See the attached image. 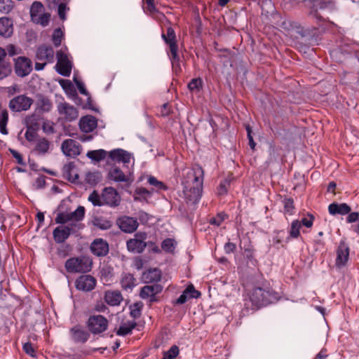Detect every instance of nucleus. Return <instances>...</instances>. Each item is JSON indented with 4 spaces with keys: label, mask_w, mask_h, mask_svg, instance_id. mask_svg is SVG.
Masks as SVG:
<instances>
[{
    "label": "nucleus",
    "mask_w": 359,
    "mask_h": 359,
    "mask_svg": "<svg viewBox=\"0 0 359 359\" xmlns=\"http://www.w3.org/2000/svg\"><path fill=\"white\" fill-rule=\"evenodd\" d=\"M64 36L65 34L61 28H57L53 31L51 40L55 47L60 46Z\"/></svg>",
    "instance_id": "obj_38"
},
{
    "label": "nucleus",
    "mask_w": 359,
    "mask_h": 359,
    "mask_svg": "<svg viewBox=\"0 0 359 359\" xmlns=\"http://www.w3.org/2000/svg\"><path fill=\"white\" fill-rule=\"evenodd\" d=\"M188 294L184 290L183 293L177 299L175 303L177 304H184L188 299H189Z\"/></svg>",
    "instance_id": "obj_62"
},
{
    "label": "nucleus",
    "mask_w": 359,
    "mask_h": 359,
    "mask_svg": "<svg viewBox=\"0 0 359 359\" xmlns=\"http://www.w3.org/2000/svg\"><path fill=\"white\" fill-rule=\"evenodd\" d=\"M8 121V114L6 109L1 110L0 112V133L4 135L8 134L6 125Z\"/></svg>",
    "instance_id": "obj_37"
},
{
    "label": "nucleus",
    "mask_w": 359,
    "mask_h": 359,
    "mask_svg": "<svg viewBox=\"0 0 359 359\" xmlns=\"http://www.w3.org/2000/svg\"><path fill=\"white\" fill-rule=\"evenodd\" d=\"M107 309V306L102 302H97L95 305V310L97 312H105Z\"/></svg>",
    "instance_id": "obj_64"
},
{
    "label": "nucleus",
    "mask_w": 359,
    "mask_h": 359,
    "mask_svg": "<svg viewBox=\"0 0 359 359\" xmlns=\"http://www.w3.org/2000/svg\"><path fill=\"white\" fill-rule=\"evenodd\" d=\"M69 332L71 339L76 343H85L89 338V334L79 325L73 327Z\"/></svg>",
    "instance_id": "obj_22"
},
{
    "label": "nucleus",
    "mask_w": 359,
    "mask_h": 359,
    "mask_svg": "<svg viewBox=\"0 0 359 359\" xmlns=\"http://www.w3.org/2000/svg\"><path fill=\"white\" fill-rule=\"evenodd\" d=\"M57 62L55 65L56 71L64 76H69L71 74L72 63L69 56L62 50L56 53Z\"/></svg>",
    "instance_id": "obj_7"
},
{
    "label": "nucleus",
    "mask_w": 359,
    "mask_h": 359,
    "mask_svg": "<svg viewBox=\"0 0 359 359\" xmlns=\"http://www.w3.org/2000/svg\"><path fill=\"white\" fill-rule=\"evenodd\" d=\"M88 201H90L94 205L101 206L103 205V200L102 195L100 196L96 191H93L88 196Z\"/></svg>",
    "instance_id": "obj_49"
},
{
    "label": "nucleus",
    "mask_w": 359,
    "mask_h": 359,
    "mask_svg": "<svg viewBox=\"0 0 359 359\" xmlns=\"http://www.w3.org/2000/svg\"><path fill=\"white\" fill-rule=\"evenodd\" d=\"M65 268L70 273L86 272L90 271V264L89 259L86 257L71 258L67 260Z\"/></svg>",
    "instance_id": "obj_5"
},
{
    "label": "nucleus",
    "mask_w": 359,
    "mask_h": 359,
    "mask_svg": "<svg viewBox=\"0 0 359 359\" xmlns=\"http://www.w3.org/2000/svg\"><path fill=\"white\" fill-rule=\"evenodd\" d=\"M229 184V182L225 180L224 182H222L220 183L218 189H217V192H218V194L219 195H223L224 194L226 193L227 191V186Z\"/></svg>",
    "instance_id": "obj_60"
},
{
    "label": "nucleus",
    "mask_w": 359,
    "mask_h": 359,
    "mask_svg": "<svg viewBox=\"0 0 359 359\" xmlns=\"http://www.w3.org/2000/svg\"><path fill=\"white\" fill-rule=\"evenodd\" d=\"M32 69V64L29 59L25 57H18L15 60V72L18 76H27Z\"/></svg>",
    "instance_id": "obj_13"
},
{
    "label": "nucleus",
    "mask_w": 359,
    "mask_h": 359,
    "mask_svg": "<svg viewBox=\"0 0 359 359\" xmlns=\"http://www.w3.org/2000/svg\"><path fill=\"white\" fill-rule=\"evenodd\" d=\"M38 106L43 111H49L53 107L52 102L48 99L44 97L39 100Z\"/></svg>",
    "instance_id": "obj_45"
},
{
    "label": "nucleus",
    "mask_w": 359,
    "mask_h": 359,
    "mask_svg": "<svg viewBox=\"0 0 359 359\" xmlns=\"http://www.w3.org/2000/svg\"><path fill=\"white\" fill-rule=\"evenodd\" d=\"M50 15L48 13H42L37 17H35L32 21L36 24L41 25L43 27H46L48 25L50 21Z\"/></svg>",
    "instance_id": "obj_41"
},
{
    "label": "nucleus",
    "mask_w": 359,
    "mask_h": 359,
    "mask_svg": "<svg viewBox=\"0 0 359 359\" xmlns=\"http://www.w3.org/2000/svg\"><path fill=\"white\" fill-rule=\"evenodd\" d=\"M162 36L165 41L169 44L170 60L172 68L175 69V71H177L180 69V57L177 54V46L175 41V33L174 29L171 27H168L167 29L166 35L163 34Z\"/></svg>",
    "instance_id": "obj_3"
},
{
    "label": "nucleus",
    "mask_w": 359,
    "mask_h": 359,
    "mask_svg": "<svg viewBox=\"0 0 359 359\" xmlns=\"http://www.w3.org/2000/svg\"><path fill=\"white\" fill-rule=\"evenodd\" d=\"M143 1V9L146 13L149 15H154L157 12L154 0H142Z\"/></svg>",
    "instance_id": "obj_42"
},
{
    "label": "nucleus",
    "mask_w": 359,
    "mask_h": 359,
    "mask_svg": "<svg viewBox=\"0 0 359 359\" xmlns=\"http://www.w3.org/2000/svg\"><path fill=\"white\" fill-rule=\"evenodd\" d=\"M176 243L172 238H166L161 243V248L167 252H172L175 248Z\"/></svg>",
    "instance_id": "obj_44"
},
{
    "label": "nucleus",
    "mask_w": 359,
    "mask_h": 359,
    "mask_svg": "<svg viewBox=\"0 0 359 359\" xmlns=\"http://www.w3.org/2000/svg\"><path fill=\"white\" fill-rule=\"evenodd\" d=\"M99 180V175L97 172H88L86 175V180L89 184H95Z\"/></svg>",
    "instance_id": "obj_55"
},
{
    "label": "nucleus",
    "mask_w": 359,
    "mask_h": 359,
    "mask_svg": "<svg viewBox=\"0 0 359 359\" xmlns=\"http://www.w3.org/2000/svg\"><path fill=\"white\" fill-rule=\"evenodd\" d=\"M75 285L79 290L89 292L95 288L96 279L90 275H82L76 279Z\"/></svg>",
    "instance_id": "obj_15"
},
{
    "label": "nucleus",
    "mask_w": 359,
    "mask_h": 359,
    "mask_svg": "<svg viewBox=\"0 0 359 359\" xmlns=\"http://www.w3.org/2000/svg\"><path fill=\"white\" fill-rule=\"evenodd\" d=\"M92 252L98 256H104L109 251L108 243L101 238L95 239L90 245Z\"/></svg>",
    "instance_id": "obj_20"
},
{
    "label": "nucleus",
    "mask_w": 359,
    "mask_h": 359,
    "mask_svg": "<svg viewBox=\"0 0 359 359\" xmlns=\"http://www.w3.org/2000/svg\"><path fill=\"white\" fill-rule=\"evenodd\" d=\"M284 203V209L285 211L288 213L289 215L292 214V210L294 208L293 206V201L290 198H285L283 201Z\"/></svg>",
    "instance_id": "obj_56"
},
{
    "label": "nucleus",
    "mask_w": 359,
    "mask_h": 359,
    "mask_svg": "<svg viewBox=\"0 0 359 359\" xmlns=\"http://www.w3.org/2000/svg\"><path fill=\"white\" fill-rule=\"evenodd\" d=\"M85 215V208L79 206L72 212H60L58 213L55 222L57 224H64L69 222H79L83 219Z\"/></svg>",
    "instance_id": "obj_8"
},
{
    "label": "nucleus",
    "mask_w": 359,
    "mask_h": 359,
    "mask_svg": "<svg viewBox=\"0 0 359 359\" xmlns=\"http://www.w3.org/2000/svg\"><path fill=\"white\" fill-rule=\"evenodd\" d=\"M24 351L31 357H35V350L32 346V344L29 342H27L23 345Z\"/></svg>",
    "instance_id": "obj_57"
},
{
    "label": "nucleus",
    "mask_w": 359,
    "mask_h": 359,
    "mask_svg": "<svg viewBox=\"0 0 359 359\" xmlns=\"http://www.w3.org/2000/svg\"><path fill=\"white\" fill-rule=\"evenodd\" d=\"M142 280L145 283L158 282L161 278V271L156 268L150 269L142 273Z\"/></svg>",
    "instance_id": "obj_28"
},
{
    "label": "nucleus",
    "mask_w": 359,
    "mask_h": 359,
    "mask_svg": "<svg viewBox=\"0 0 359 359\" xmlns=\"http://www.w3.org/2000/svg\"><path fill=\"white\" fill-rule=\"evenodd\" d=\"M226 215L224 214H219L217 217L212 218L210 220V223L219 226L222 222L225 219Z\"/></svg>",
    "instance_id": "obj_61"
},
{
    "label": "nucleus",
    "mask_w": 359,
    "mask_h": 359,
    "mask_svg": "<svg viewBox=\"0 0 359 359\" xmlns=\"http://www.w3.org/2000/svg\"><path fill=\"white\" fill-rule=\"evenodd\" d=\"M252 308H259L273 303L276 299V295L269 287H255L248 294Z\"/></svg>",
    "instance_id": "obj_2"
},
{
    "label": "nucleus",
    "mask_w": 359,
    "mask_h": 359,
    "mask_svg": "<svg viewBox=\"0 0 359 359\" xmlns=\"http://www.w3.org/2000/svg\"><path fill=\"white\" fill-rule=\"evenodd\" d=\"M349 247L344 242L341 241L336 250L335 265L337 268L344 267L349 259Z\"/></svg>",
    "instance_id": "obj_12"
},
{
    "label": "nucleus",
    "mask_w": 359,
    "mask_h": 359,
    "mask_svg": "<svg viewBox=\"0 0 359 359\" xmlns=\"http://www.w3.org/2000/svg\"><path fill=\"white\" fill-rule=\"evenodd\" d=\"M54 54L55 53L52 47L41 46L36 50V60L52 63L54 61Z\"/></svg>",
    "instance_id": "obj_19"
},
{
    "label": "nucleus",
    "mask_w": 359,
    "mask_h": 359,
    "mask_svg": "<svg viewBox=\"0 0 359 359\" xmlns=\"http://www.w3.org/2000/svg\"><path fill=\"white\" fill-rule=\"evenodd\" d=\"M117 224L119 228L126 233H133L138 227L137 221L135 218L128 216L120 217L117 221Z\"/></svg>",
    "instance_id": "obj_17"
},
{
    "label": "nucleus",
    "mask_w": 359,
    "mask_h": 359,
    "mask_svg": "<svg viewBox=\"0 0 359 359\" xmlns=\"http://www.w3.org/2000/svg\"><path fill=\"white\" fill-rule=\"evenodd\" d=\"M13 32V25L11 19L6 17L0 18V36L8 38Z\"/></svg>",
    "instance_id": "obj_26"
},
{
    "label": "nucleus",
    "mask_w": 359,
    "mask_h": 359,
    "mask_svg": "<svg viewBox=\"0 0 359 359\" xmlns=\"http://www.w3.org/2000/svg\"><path fill=\"white\" fill-rule=\"evenodd\" d=\"M12 72V66L10 62L4 60L0 62V80L8 76Z\"/></svg>",
    "instance_id": "obj_35"
},
{
    "label": "nucleus",
    "mask_w": 359,
    "mask_h": 359,
    "mask_svg": "<svg viewBox=\"0 0 359 359\" xmlns=\"http://www.w3.org/2000/svg\"><path fill=\"white\" fill-rule=\"evenodd\" d=\"M44 11L43 5L39 1H34L30 8V15L32 20Z\"/></svg>",
    "instance_id": "obj_40"
},
{
    "label": "nucleus",
    "mask_w": 359,
    "mask_h": 359,
    "mask_svg": "<svg viewBox=\"0 0 359 359\" xmlns=\"http://www.w3.org/2000/svg\"><path fill=\"white\" fill-rule=\"evenodd\" d=\"M203 170L201 167L197 165L186 171L183 175L182 184L187 200L193 203L199 201L203 190Z\"/></svg>",
    "instance_id": "obj_1"
},
{
    "label": "nucleus",
    "mask_w": 359,
    "mask_h": 359,
    "mask_svg": "<svg viewBox=\"0 0 359 359\" xmlns=\"http://www.w3.org/2000/svg\"><path fill=\"white\" fill-rule=\"evenodd\" d=\"M328 210L330 214L334 215L337 214H339L341 215H344L348 214L351 208L346 203H332L328 207Z\"/></svg>",
    "instance_id": "obj_27"
},
{
    "label": "nucleus",
    "mask_w": 359,
    "mask_h": 359,
    "mask_svg": "<svg viewBox=\"0 0 359 359\" xmlns=\"http://www.w3.org/2000/svg\"><path fill=\"white\" fill-rule=\"evenodd\" d=\"M136 280L133 275L130 273H125L123 275L121 278V286L122 287L126 290H132L133 287H134L136 285Z\"/></svg>",
    "instance_id": "obj_32"
},
{
    "label": "nucleus",
    "mask_w": 359,
    "mask_h": 359,
    "mask_svg": "<svg viewBox=\"0 0 359 359\" xmlns=\"http://www.w3.org/2000/svg\"><path fill=\"white\" fill-rule=\"evenodd\" d=\"M57 109L60 114L69 121L76 119L79 116L76 109L67 102L58 104Z\"/></svg>",
    "instance_id": "obj_18"
},
{
    "label": "nucleus",
    "mask_w": 359,
    "mask_h": 359,
    "mask_svg": "<svg viewBox=\"0 0 359 359\" xmlns=\"http://www.w3.org/2000/svg\"><path fill=\"white\" fill-rule=\"evenodd\" d=\"M76 224L70 225H60L57 226L53 232L54 240L57 243L65 242L73 231V228L77 226Z\"/></svg>",
    "instance_id": "obj_14"
},
{
    "label": "nucleus",
    "mask_w": 359,
    "mask_h": 359,
    "mask_svg": "<svg viewBox=\"0 0 359 359\" xmlns=\"http://www.w3.org/2000/svg\"><path fill=\"white\" fill-rule=\"evenodd\" d=\"M59 83L67 94L74 95L75 90L70 81L61 79Z\"/></svg>",
    "instance_id": "obj_46"
},
{
    "label": "nucleus",
    "mask_w": 359,
    "mask_h": 359,
    "mask_svg": "<svg viewBox=\"0 0 359 359\" xmlns=\"http://www.w3.org/2000/svg\"><path fill=\"white\" fill-rule=\"evenodd\" d=\"M33 103V100L24 95H18L9 102V108L13 111L20 112L28 110Z\"/></svg>",
    "instance_id": "obj_9"
},
{
    "label": "nucleus",
    "mask_w": 359,
    "mask_h": 359,
    "mask_svg": "<svg viewBox=\"0 0 359 359\" xmlns=\"http://www.w3.org/2000/svg\"><path fill=\"white\" fill-rule=\"evenodd\" d=\"M203 81L201 79H193L188 84L191 91L198 92L202 88Z\"/></svg>",
    "instance_id": "obj_48"
},
{
    "label": "nucleus",
    "mask_w": 359,
    "mask_h": 359,
    "mask_svg": "<svg viewBox=\"0 0 359 359\" xmlns=\"http://www.w3.org/2000/svg\"><path fill=\"white\" fill-rule=\"evenodd\" d=\"M142 304L141 303H135L130 306V315L134 318H137L141 315V309H142Z\"/></svg>",
    "instance_id": "obj_52"
},
{
    "label": "nucleus",
    "mask_w": 359,
    "mask_h": 359,
    "mask_svg": "<svg viewBox=\"0 0 359 359\" xmlns=\"http://www.w3.org/2000/svg\"><path fill=\"white\" fill-rule=\"evenodd\" d=\"M109 178L116 182H125L130 187L134 181L133 175L131 172L125 174L119 168L113 166L108 172Z\"/></svg>",
    "instance_id": "obj_10"
},
{
    "label": "nucleus",
    "mask_w": 359,
    "mask_h": 359,
    "mask_svg": "<svg viewBox=\"0 0 359 359\" xmlns=\"http://www.w3.org/2000/svg\"><path fill=\"white\" fill-rule=\"evenodd\" d=\"M151 192L145 188H137L134 192V199L135 201H144L150 198Z\"/></svg>",
    "instance_id": "obj_34"
},
{
    "label": "nucleus",
    "mask_w": 359,
    "mask_h": 359,
    "mask_svg": "<svg viewBox=\"0 0 359 359\" xmlns=\"http://www.w3.org/2000/svg\"><path fill=\"white\" fill-rule=\"evenodd\" d=\"M102 199L103 205H107L110 207L118 206L121 202V196L118 191L113 187H106L102 193Z\"/></svg>",
    "instance_id": "obj_11"
},
{
    "label": "nucleus",
    "mask_w": 359,
    "mask_h": 359,
    "mask_svg": "<svg viewBox=\"0 0 359 359\" xmlns=\"http://www.w3.org/2000/svg\"><path fill=\"white\" fill-rule=\"evenodd\" d=\"M63 172L68 180L74 183L78 182L79 174L77 169L72 163L65 165L63 168Z\"/></svg>",
    "instance_id": "obj_29"
},
{
    "label": "nucleus",
    "mask_w": 359,
    "mask_h": 359,
    "mask_svg": "<svg viewBox=\"0 0 359 359\" xmlns=\"http://www.w3.org/2000/svg\"><path fill=\"white\" fill-rule=\"evenodd\" d=\"M93 225L101 230H107L111 227L112 222L104 217H95L92 220Z\"/></svg>",
    "instance_id": "obj_30"
},
{
    "label": "nucleus",
    "mask_w": 359,
    "mask_h": 359,
    "mask_svg": "<svg viewBox=\"0 0 359 359\" xmlns=\"http://www.w3.org/2000/svg\"><path fill=\"white\" fill-rule=\"evenodd\" d=\"M147 235L144 232H138L134 235V238L127 241L128 251L133 253H141L147 247L145 242Z\"/></svg>",
    "instance_id": "obj_6"
},
{
    "label": "nucleus",
    "mask_w": 359,
    "mask_h": 359,
    "mask_svg": "<svg viewBox=\"0 0 359 359\" xmlns=\"http://www.w3.org/2000/svg\"><path fill=\"white\" fill-rule=\"evenodd\" d=\"M313 217L311 215H309L307 217L303 218L301 222V224L307 228L311 227L313 226Z\"/></svg>",
    "instance_id": "obj_58"
},
{
    "label": "nucleus",
    "mask_w": 359,
    "mask_h": 359,
    "mask_svg": "<svg viewBox=\"0 0 359 359\" xmlns=\"http://www.w3.org/2000/svg\"><path fill=\"white\" fill-rule=\"evenodd\" d=\"M104 299L105 302L111 306H118L123 301L122 294L118 290L106 291Z\"/></svg>",
    "instance_id": "obj_25"
},
{
    "label": "nucleus",
    "mask_w": 359,
    "mask_h": 359,
    "mask_svg": "<svg viewBox=\"0 0 359 359\" xmlns=\"http://www.w3.org/2000/svg\"><path fill=\"white\" fill-rule=\"evenodd\" d=\"M301 228V222L299 220H294L291 224L290 231V236L293 238H297L299 235V229Z\"/></svg>",
    "instance_id": "obj_50"
},
{
    "label": "nucleus",
    "mask_w": 359,
    "mask_h": 359,
    "mask_svg": "<svg viewBox=\"0 0 359 359\" xmlns=\"http://www.w3.org/2000/svg\"><path fill=\"white\" fill-rule=\"evenodd\" d=\"M50 147L49 142L45 138H39L36 140L34 150L39 154H45Z\"/></svg>",
    "instance_id": "obj_31"
},
{
    "label": "nucleus",
    "mask_w": 359,
    "mask_h": 359,
    "mask_svg": "<svg viewBox=\"0 0 359 359\" xmlns=\"http://www.w3.org/2000/svg\"><path fill=\"white\" fill-rule=\"evenodd\" d=\"M12 0H0V12L2 13H8L13 8Z\"/></svg>",
    "instance_id": "obj_47"
},
{
    "label": "nucleus",
    "mask_w": 359,
    "mask_h": 359,
    "mask_svg": "<svg viewBox=\"0 0 359 359\" xmlns=\"http://www.w3.org/2000/svg\"><path fill=\"white\" fill-rule=\"evenodd\" d=\"M74 81L79 92L83 95H87L88 93L85 88L84 84L82 82L77 80L75 77L74 78Z\"/></svg>",
    "instance_id": "obj_63"
},
{
    "label": "nucleus",
    "mask_w": 359,
    "mask_h": 359,
    "mask_svg": "<svg viewBox=\"0 0 359 359\" xmlns=\"http://www.w3.org/2000/svg\"><path fill=\"white\" fill-rule=\"evenodd\" d=\"M106 155L107 151L104 149L90 151L86 154L89 158L97 162L103 160L106 157Z\"/></svg>",
    "instance_id": "obj_36"
},
{
    "label": "nucleus",
    "mask_w": 359,
    "mask_h": 359,
    "mask_svg": "<svg viewBox=\"0 0 359 359\" xmlns=\"http://www.w3.org/2000/svg\"><path fill=\"white\" fill-rule=\"evenodd\" d=\"M25 137L27 141L33 142L36 139V132L33 128L29 126L26 130Z\"/></svg>",
    "instance_id": "obj_53"
},
{
    "label": "nucleus",
    "mask_w": 359,
    "mask_h": 359,
    "mask_svg": "<svg viewBox=\"0 0 359 359\" xmlns=\"http://www.w3.org/2000/svg\"><path fill=\"white\" fill-rule=\"evenodd\" d=\"M179 353V348L177 346H172L170 348L164 353L162 359H174Z\"/></svg>",
    "instance_id": "obj_51"
},
{
    "label": "nucleus",
    "mask_w": 359,
    "mask_h": 359,
    "mask_svg": "<svg viewBox=\"0 0 359 359\" xmlns=\"http://www.w3.org/2000/svg\"><path fill=\"white\" fill-rule=\"evenodd\" d=\"M185 291L186 293L188 294L189 298L190 299L198 298L201 295V293L195 290L193 285L187 286V287L185 289Z\"/></svg>",
    "instance_id": "obj_54"
},
{
    "label": "nucleus",
    "mask_w": 359,
    "mask_h": 359,
    "mask_svg": "<svg viewBox=\"0 0 359 359\" xmlns=\"http://www.w3.org/2000/svg\"><path fill=\"white\" fill-rule=\"evenodd\" d=\"M147 182L152 187H154V189L157 191L158 190H165L166 189V187L164 185V184L158 181L155 177L151 175L147 176Z\"/></svg>",
    "instance_id": "obj_43"
},
{
    "label": "nucleus",
    "mask_w": 359,
    "mask_h": 359,
    "mask_svg": "<svg viewBox=\"0 0 359 359\" xmlns=\"http://www.w3.org/2000/svg\"><path fill=\"white\" fill-rule=\"evenodd\" d=\"M135 325L136 324L134 321L124 323L119 327V328L116 331V334L119 336L127 335L133 330Z\"/></svg>",
    "instance_id": "obj_39"
},
{
    "label": "nucleus",
    "mask_w": 359,
    "mask_h": 359,
    "mask_svg": "<svg viewBox=\"0 0 359 359\" xmlns=\"http://www.w3.org/2000/svg\"><path fill=\"white\" fill-rule=\"evenodd\" d=\"M57 4L58 15L64 21L66 20L65 14L69 10V8L67 6L69 0H58Z\"/></svg>",
    "instance_id": "obj_33"
},
{
    "label": "nucleus",
    "mask_w": 359,
    "mask_h": 359,
    "mask_svg": "<svg viewBox=\"0 0 359 359\" xmlns=\"http://www.w3.org/2000/svg\"><path fill=\"white\" fill-rule=\"evenodd\" d=\"M348 223H353L355 222H359V212H349L348 216L346 218Z\"/></svg>",
    "instance_id": "obj_59"
},
{
    "label": "nucleus",
    "mask_w": 359,
    "mask_h": 359,
    "mask_svg": "<svg viewBox=\"0 0 359 359\" xmlns=\"http://www.w3.org/2000/svg\"><path fill=\"white\" fill-rule=\"evenodd\" d=\"M162 287L158 285L144 286L140 291V297L142 299H149L150 302L155 301V295L161 292Z\"/></svg>",
    "instance_id": "obj_21"
},
{
    "label": "nucleus",
    "mask_w": 359,
    "mask_h": 359,
    "mask_svg": "<svg viewBox=\"0 0 359 359\" xmlns=\"http://www.w3.org/2000/svg\"><path fill=\"white\" fill-rule=\"evenodd\" d=\"M109 158L116 162L128 163L130 162L131 155L126 151L121 149H116L109 153Z\"/></svg>",
    "instance_id": "obj_24"
},
{
    "label": "nucleus",
    "mask_w": 359,
    "mask_h": 359,
    "mask_svg": "<svg viewBox=\"0 0 359 359\" xmlns=\"http://www.w3.org/2000/svg\"><path fill=\"white\" fill-rule=\"evenodd\" d=\"M97 126V119L91 116L88 115L81 118L79 121V127L81 130L84 133H90Z\"/></svg>",
    "instance_id": "obj_23"
},
{
    "label": "nucleus",
    "mask_w": 359,
    "mask_h": 359,
    "mask_svg": "<svg viewBox=\"0 0 359 359\" xmlns=\"http://www.w3.org/2000/svg\"><path fill=\"white\" fill-rule=\"evenodd\" d=\"M108 320L102 315H92L87 321V327L93 334H101L108 328Z\"/></svg>",
    "instance_id": "obj_4"
},
{
    "label": "nucleus",
    "mask_w": 359,
    "mask_h": 359,
    "mask_svg": "<svg viewBox=\"0 0 359 359\" xmlns=\"http://www.w3.org/2000/svg\"><path fill=\"white\" fill-rule=\"evenodd\" d=\"M63 154L69 157H75L81 153V146L74 140L68 139L65 140L61 146Z\"/></svg>",
    "instance_id": "obj_16"
}]
</instances>
